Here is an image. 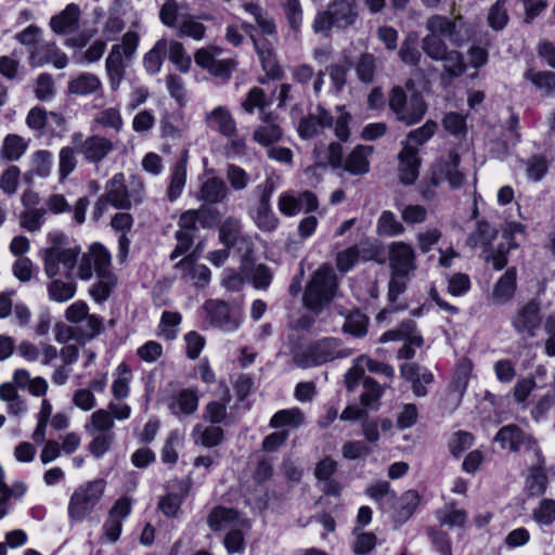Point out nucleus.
Returning a JSON list of instances; mask_svg holds the SVG:
<instances>
[{
	"instance_id": "nucleus-32",
	"label": "nucleus",
	"mask_w": 555,
	"mask_h": 555,
	"mask_svg": "<svg viewBox=\"0 0 555 555\" xmlns=\"http://www.w3.org/2000/svg\"><path fill=\"white\" fill-rule=\"evenodd\" d=\"M236 509L222 505L215 506L207 516V525L212 531H221L230 527L238 518Z\"/></svg>"
},
{
	"instance_id": "nucleus-1",
	"label": "nucleus",
	"mask_w": 555,
	"mask_h": 555,
	"mask_svg": "<svg viewBox=\"0 0 555 555\" xmlns=\"http://www.w3.org/2000/svg\"><path fill=\"white\" fill-rule=\"evenodd\" d=\"M359 16V0H332L315 15L312 28L315 33H328L332 28L345 30L352 27Z\"/></svg>"
},
{
	"instance_id": "nucleus-7",
	"label": "nucleus",
	"mask_w": 555,
	"mask_h": 555,
	"mask_svg": "<svg viewBox=\"0 0 555 555\" xmlns=\"http://www.w3.org/2000/svg\"><path fill=\"white\" fill-rule=\"evenodd\" d=\"M339 340L326 337L309 345L306 349H292L294 363L302 369L318 366L346 354L339 350Z\"/></svg>"
},
{
	"instance_id": "nucleus-13",
	"label": "nucleus",
	"mask_w": 555,
	"mask_h": 555,
	"mask_svg": "<svg viewBox=\"0 0 555 555\" xmlns=\"http://www.w3.org/2000/svg\"><path fill=\"white\" fill-rule=\"evenodd\" d=\"M81 133H75L72 137L73 143L77 145V151L83 158L92 164H99L106 156L114 151V143L100 134H93L85 140Z\"/></svg>"
},
{
	"instance_id": "nucleus-48",
	"label": "nucleus",
	"mask_w": 555,
	"mask_h": 555,
	"mask_svg": "<svg viewBox=\"0 0 555 555\" xmlns=\"http://www.w3.org/2000/svg\"><path fill=\"white\" fill-rule=\"evenodd\" d=\"M168 57L172 62L177 69L181 73H188L191 67V56L186 54L184 47L179 41H168Z\"/></svg>"
},
{
	"instance_id": "nucleus-15",
	"label": "nucleus",
	"mask_w": 555,
	"mask_h": 555,
	"mask_svg": "<svg viewBox=\"0 0 555 555\" xmlns=\"http://www.w3.org/2000/svg\"><path fill=\"white\" fill-rule=\"evenodd\" d=\"M389 267L397 275H409L416 270L415 251L405 242H392L388 247Z\"/></svg>"
},
{
	"instance_id": "nucleus-20",
	"label": "nucleus",
	"mask_w": 555,
	"mask_h": 555,
	"mask_svg": "<svg viewBox=\"0 0 555 555\" xmlns=\"http://www.w3.org/2000/svg\"><path fill=\"white\" fill-rule=\"evenodd\" d=\"M417 149L410 144H404L398 155L399 158V179L400 182L410 185L418 178L421 158Z\"/></svg>"
},
{
	"instance_id": "nucleus-35",
	"label": "nucleus",
	"mask_w": 555,
	"mask_h": 555,
	"mask_svg": "<svg viewBox=\"0 0 555 555\" xmlns=\"http://www.w3.org/2000/svg\"><path fill=\"white\" fill-rule=\"evenodd\" d=\"M167 50L168 40L162 38L157 40L154 47L144 55L143 65L149 74L155 75L160 70Z\"/></svg>"
},
{
	"instance_id": "nucleus-42",
	"label": "nucleus",
	"mask_w": 555,
	"mask_h": 555,
	"mask_svg": "<svg viewBox=\"0 0 555 555\" xmlns=\"http://www.w3.org/2000/svg\"><path fill=\"white\" fill-rule=\"evenodd\" d=\"M27 149L24 139L17 134H8L0 150V155L3 159L12 162L22 157Z\"/></svg>"
},
{
	"instance_id": "nucleus-8",
	"label": "nucleus",
	"mask_w": 555,
	"mask_h": 555,
	"mask_svg": "<svg viewBox=\"0 0 555 555\" xmlns=\"http://www.w3.org/2000/svg\"><path fill=\"white\" fill-rule=\"evenodd\" d=\"M139 36L134 31H127L121 43L114 44L106 59L105 68L108 76L111 89L116 91L125 76L124 59H131L137 51Z\"/></svg>"
},
{
	"instance_id": "nucleus-12",
	"label": "nucleus",
	"mask_w": 555,
	"mask_h": 555,
	"mask_svg": "<svg viewBox=\"0 0 555 555\" xmlns=\"http://www.w3.org/2000/svg\"><path fill=\"white\" fill-rule=\"evenodd\" d=\"M511 324L522 338L535 337L542 324L540 302L532 299L520 306L512 315Z\"/></svg>"
},
{
	"instance_id": "nucleus-63",
	"label": "nucleus",
	"mask_w": 555,
	"mask_h": 555,
	"mask_svg": "<svg viewBox=\"0 0 555 555\" xmlns=\"http://www.w3.org/2000/svg\"><path fill=\"white\" fill-rule=\"evenodd\" d=\"M55 93L54 81L50 74L42 73L38 76L35 86V95L40 101H49Z\"/></svg>"
},
{
	"instance_id": "nucleus-60",
	"label": "nucleus",
	"mask_w": 555,
	"mask_h": 555,
	"mask_svg": "<svg viewBox=\"0 0 555 555\" xmlns=\"http://www.w3.org/2000/svg\"><path fill=\"white\" fill-rule=\"evenodd\" d=\"M268 105L266 93L259 87L251 88L246 99L242 102L243 109L248 114L254 113L256 108L263 111Z\"/></svg>"
},
{
	"instance_id": "nucleus-54",
	"label": "nucleus",
	"mask_w": 555,
	"mask_h": 555,
	"mask_svg": "<svg viewBox=\"0 0 555 555\" xmlns=\"http://www.w3.org/2000/svg\"><path fill=\"white\" fill-rule=\"evenodd\" d=\"M363 388L364 390L360 397L361 404L364 408H372L382 397L383 388L372 377H364Z\"/></svg>"
},
{
	"instance_id": "nucleus-56",
	"label": "nucleus",
	"mask_w": 555,
	"mask_h": 555,
	"mask_svg": "<svg viewBox=\"0 0 555 555\" xmlns=\"http://www.w3.org/2000/svg\"><path fill=\"white\" fill-rule=\"evenodd\" d=\"M203 418L210 424H227L228 423V410L227 403L219 401L209 402L203 411Z\"/></svg>"
},
{
	"instance_id": "nucleus-17",
	"label": "nucleus",
	"mask_w": 555,
	"mask_h": 555,
	"mask_svg": "<svg viewBox=\"0 0 555 555\" xmlns=\"http://www.w3.org/2000/svg\"><path fill=\"white\" fill-rule=\"evenodd\" d=\"M209 321L216 327L231 332L238 327L240 318L232 313L230 306L222 300H208L204 305Z\"/></svg>"
},
{
	"instance_id": "nucleus-19",
	"label": "nucleus",
	"mask_w": 555,
	"mask_h": 555,
	"mask_svg": "<svg viewBox=\"0 0 555 555\" xmlns=\"http://www.w3.org/2000/svg\"><path fill=\"white\" fill-rule=\"evenodd\" d=\"M494 441L499 442L503 449L508 448L513 452L520 449H533L535 440L532 436L525 434L517 425L511 424L500 428L494 437Z\"/></svg>"
},
{
	"instance_id": "nucleus-14",
	"label": "nucleus",
	"mask_w": 555,
	"mask_h": 555,
	"mask_svg": "<svg viewBox=\"0 0 555 555\" xmlns=\"http://www.w3.org/2000/svg\"><path fill=\"white\" fill-rule=\"evenodd\" d=\"M111 267V254L100 243L90 246L89 251L83 254L78 264V276L81 280H90L96 274L107 270Z\"/></svg>"
},
{
	"instance_id": "nucleus-5",
	"label": "nucleus",
	"mask_w": 555,
	"mask_h": 555,
	"mask_svg": "<svg viewBox=\"0 0 555 555\" xmlns=\"http://www.w3.org/2000/svg\"><path fill=\"white\" fill-rule=\"evenodd\" d=\"M388 103L397 119L406 126L422 120L427 111V104L420 92L413 91L408 99L401 87H393L391 89Z\"/></svg>"
},
{
	"instance_id": "nucleus-62",
	"label": "nucleus",
	"mask_w": 555,
	"mask_h": 555,
	"mask_svg": "<svg viewBox=\"0 0 555 555\" xmlns=\"http://www.w3.org/2000/svg\"><path fill=\"white\" fill-rule=\"evenodd\" d=\"M527 488L532 496L542 495L547 488V477L542 468H532L527 480Z\"/></svg>"
},
{
	"instance_id": "nucleus-41",
	"label": "nucleus",
	"mask_w": 555,
	"mask_h": 555,
	"mask_svg": "<svg viewBox=\"0 0 555 555\" xmlns=\"http://www.w3.org/2000/svg\"><path fill=\"white\" fill-rule=\"evenodd\" d=\"M88 435H94L95 433H113L114 421L111 412L106 409H99L94 411L90 416V423L85 426Z\"/></svg>"
},
{
	"instance_id": "nucleus-55",
	"label": "nucleus",
	"mask_w": 555,
	"mask_h": 555,
	"mask_svg": "<svg viewBox=\"0 0 555 555\" xmlns=\"http://www.w3.org/2000/svg\"><path fill=\"white\" fill-rule=\"evenodd\" d=\"M85 323L77 328L79 339L91 340L103 331V323L100 318L94 314H88L83 319Z\"/></svg>"
},
{
	"instance_id": "nucleus-39",
	"label": "nucleus",
	"mask_w": 555,
	"mask_h": 555,
	"mask_svg": "<svg viewBox=\"0 0 555 555\" xmlns=\"http://www.w3.org/2000/svg\"><path fill=\"white\" fill-rule=\"evenodd\" d=\"M198 408V396L193 389L181 390L176 402L170 405L172 414L178 415L179 412L185 415L193 414Z\"/></svg>"
},
{
	"instance_id": "nucleus-58",
	"label": "nucleus",
	"mask_w": 555,
	"mask_h": 555,
	"mask_svg": "<svg viewBox=\"0 0 555 555\" xmlns=\"http://www.w3.org/2000/svg\"><path fill=\"white\" fill-rule=\"evenodd\" d=\"M181 314L179 312L164 311L160 319V334L168 340L177 337L176 327L181 323Z\"/></svg>"
},
{
	"instance_id": "nucleus-53",
	"label": "nucleus",
	"mask_w": 555,
	"mask_h": 555,
	"mask_svg": "<svg viewBox=\"0 0 555 555\" xmlns=\"http://www.w3.org/2000/svg\"><path fill=\"white\" fill-rule=\"evenodd\" d=\"M495 236L496 231L488 222L479 221L476 231L469 235L467 243L473 247L488 245Z\"/></svg>"
},
{
	"instance_id": "nucleus-37",
	"label": "nucleus",
	"mask_w": 555,
	"mask_h": 555,
	"mask_svg": "<svg viewBox=\"0 0 555 555\" xmlns=\"http://www.w3.org/2000/svg\"><path fill=\"white\" fill-rule=\"evenodd\" d=\"M219 237L227 248L234 247L238 242H245L241 222L235 218H227L219 229Z\"/></svg>"
},
{
	"instance_id": "nucleus-10",
	"label": "nucleus",
	"mask_w": 555,
	"mask_h": 555,
	"mask_svg": "<svg viewBox=\"0 0 555 555\" xmlns=\"http://www.w3.org/2000/svg\"><path fill=\"white\" fill-rule=\"evenodd\" d=\"M218 48H202L194 54L196 65L207 70L222 83L228 82L237 67V61L233 57H220Z\"/></svg>"
},
{
	"instance_id": "nucleus-22",
	"label": "nucleus",
	"mask_w": 555,
	"mask_h": 555,
	"mask_svg": "<svg viewBox=\"0 0 555 555\" xmlns=\"http://www.w3.org/2000/svg\"><path fill=\"white\" fill-rule=\"evenodd\" d=\"M337 470V462L331 457L321 460L314 469V476L322 485L321 490L326 495L337 496L341 492V485L333 478Z\"/></svg>"
},
{
	"instance_id": "nucleus-24",
	"label": "nucleus",
	"mask_w": 555,
	"mask_h": 555,
	"mask_svg": "<svg viewBox=\"0 0 555 555\" xmlns=\"http://www.w3.org/2000/svg\"><path fill=\"white\" fill-rule=\"evenodd\" d=\"M80 16V8L69 3L61 13L51 17L50 27L57 35L72 34L77 30Z\"/></svg>"
},
{
	"instance_id": "nucleus-6",
	"label": "nucleus",
	"mask_w": 555,
	"mask_h": 555,
	"mask_svg": "<svg viewBox=\"0 0 555 555\" xmlns=\"http://www.w3.org/2000/svg\"><path fill=\"white\" fill-rule=\"evenodd\" d=\"M105 490V481L96 479L79 486L70 495L68 517L72 521H81L90 515L100 502Z\"/></svg>"
},
{
	"instance_id": "nucleus-49",
	"label": "nucleus",
	"mask_w": 555,
	"mask_h": 555,
	"mask_svg": "<svg viewBox=\"0 0 555 555\" xmlns=\"http://www.w3.org/2000/svg\"><path fill=\"white\" fill-rule=\"evenodd\" d=\"M49 297L57 302L72 299L76 293V285L73 282H64L62 280H53L48 285Z\"/></svg>"
},
{
	"instance_id": "nucleus-59",
	"label": "nucleus",
	"mask_w": 555,
	"mask_h": 555,
	"mask_svg": "<svg viewBox=\"0 0 555 555\" xmlns=\"http://www.w3.org/2000/svg\"><path fill=\"white\" fill-rule=\"evenodd\" d=\"M14 39L23 44L28 54L36 48V46L42 40L41 29L37 25H29L24 30L15 34Z\"/></svg>"
},
{
	"instance_id": "nucleus-11",
	"label": "nucleus",
	"mask_w": 555,
	"mask_h": 555,
	"mask_svg": "<svg viewBox=\"0 0 555 555\" xmlns=\"http://www.w3.org/2000/svg\"><path fill=\"white\" fill-rule=\"evenodd\" d=\"M424 53L433 61L443 63L442 81L446 79L451 81L466 72L464 55L457 50H450L447 43L436 42L429 48V51Z\"/></svg>"
},
{
	"instance_id": "nucleus-4",
	"label": "nucleus",
	"mask_w": 555,
	"mask_h": 555,
	"mask_svg": "<svg viewBox=\"0 0 555 555\" xmlns=\"http://www.w3.org/2000/svg\"><path fill=\"white\" fill-rule=\"evenodd\" d=\"M336 276L330 268L322 267L312 275L306 286L304 304L311 311L319 312L334 297Z\"/></svg>"
},
{
	"instance_id": "nucleus-2",
	"label": "nucleus",
	"mask_w": 555,
	"mask_h": 555,
	"mask_svg": "<svg viewBox=\"0 0 555 555\" xmlns=\"http://www.w3.org/2000/svg\"><path fill=\"white\" fill-rule=\"evenodd\" d=\"M428 34L422 39V50L429 51L436 42L446 43L447 38L451 44L461 47L467 40V27L463 23V16L457 15L452 21L443 15H433L426 21Z\"/></svg>"
},
{
	"instance_id": "nucleus-31",
	"label": "nucleus",
	"mask_w": 555,
	"mask_h": 555,
	"mask_svg": "<svg viewBox=\"0 0 555 555\" xmlns=\"http://www.w3.org/2000/svg\"><path fill=\"white\" fill-rule=\"evenodd\" d=\"M365 494L378 503L383 511L392 508L397 501L396 492L391 490L388 481H376L370 485L365 489Z\"/></svg>"
},
{
	"instance_id": "nucleus-47",
	"label": "nucleus",
	"mask_w": 555,
	"mask_h": 555,
	"mask_svg": "<svg viewBox=\"0 0 555 555\" xmlns=\"http://www.w3.org/2000/svg\"><path fill=\"white\" fill-rule=\"evenodd\" d=\"M354 69L360 81L372 83L376 72V59L373 54L363 53L354 64Z\"/></svg>"
},
{
	"instance_id": "nucleus-25",
	"label": "nucleus",
	"mask_w": 555,
	"mask_h": 555,
	"mask_svg": "<svg viewBox=\"0 0 555 555\" xmlns=\"http://www.w3.org/2000/svg\"><path fill=\"white\" fill-rule=\"evenodd\" d=\"M371 145H357L346 157L343 170L353 176H363L370 171L369 157L373 154Z\"/></svg>"
},
{
	"instance_id": "nucleus-45",
	"label": "nucleus",
	"mask_w": 555,
	"mask_h": 555,
	"mask_svg": "<svg viewBox=\"0 0 555 555\" xmlns=\"http://www.w3.org/2000/svg\"><path fill=\"white\" fill-rule=\"evenodd\" d=\"M440 526L464 527L467 521V514L464 509L455 508L454 503L448 505L444 509H440L436 514Z\"/></svg>"
},
{
	"instance_id": "nucleus-23",
	"label": "nucleus",
	"mask_w": 555,
	"mask_h": 555,
	"mask_svg": "<svg viewBox=\"0 0 555 555\" xmlns=\"http://www.w3.org/2000/svg\"><path fill=\"white\" fill-rule=\"evenodd\" d=\"M253 41L263 70L270 78L281 79L283 70L275 60L273 42L267 38H253Z\"/></svg>"
},
{
	"instance_id": "nucleus-21",
	"label": "nucleus",
	"mask_w": 555,
	"mask_h": 555,
	"mask_svg": "<svg viewBox=\"0 0 555 555\" xmlns=\"http://www.w3.org/2000/svg\"><path fill=\"white\" fill-rule=\"evenodd\" d=\"M261 120L262 125L258 126L253 133L254 141L262 146H270L279 142L283 137V130L278 115L266 113Z\"/></svg>"
},
{
	"instance_id": "nucleus-36",
	"label": "nucleus",
	"mask_w": 555,
	"mask_h": 555,
	"mask_svg": "<svg viewBox=\"0 0 555 555\" xmlns=\"http://www.w3.org/2000/svg\"><path fill=\"white\" fill-rule=\"evenodd\" d=\"M96 278L98 281L92 285L89 293L95 301L102 302L109 297L111 291L116 283V278L109 268L96 274Z\"/></svg>"
},
{
	"instance_id": "nucleus-18",
	"label": "nucleus",
	"mask_w": 555,
	"mask_h": 555,
	"mask_svg": "<svg viewBox=\"0 0 555 555\" xmlns=\"http://www.w3.org/2000/svg\"><path fill=\"white\" fill-rule=\"evenodd\" d=\"M332 126L333 116L323 106L317 105L315 112L300 119L297 130L300 138L311 139Z\"/></svg>"
},
{
	"instance_id": "nucleus-28",
	"label": "nucleus",
	"mask_w": 555,
	"mask_h": 555,
	"mask_svg": "<svg viewBox=\"0 0 555 555\" xmlns=\"http://www.w3.org/2000/svg\"><path fill=\"white\" fill-rule=\"evenodd\" d=\"M516 268L511 267L498 280L493 287L491 297L493 304H505L514 297L516 291Z\"/></svg>"
},
{
	"instance_id": "nucleus-61",
	"label": "nucleus",
	"mask_w": 555,
	"mask_h": 555,
	"mask_svg": "<svg viewBox=\"0 0 555 555\" xmlns=\"http://www.w3.org/2000/svg\"><path fill=\"white\" fill-rule=\"evenodd\" d=\"M206 214H210V210L205 207H201L199 209H196V210L192 209V210L184 211L180 216V219L178 222L179 229L196 233L197 232V222L201 221L205 217Z\"/></svg>"
},
{
	"instance_id": "nucleus-30",
	"label": "nucleus",
	"mask_w": 555,
	"mask_h": 555,
	"mask_svg": "<svg viewBox=\"0 0 555 555\" xmlns=\"http://www.w3.org/2000/svg\"><path fill=\"white\" fill-rule=\"evenodd\" d=\"M224 437L223 429L219 426L196 424L193 428L192 438L195 444L206 448L219 446Z\"/></svg>"
},
{
	"instance_id": "nucleus-52",
	"label": "nucleus",
	"mask_w": 555,
	"mask_h": 555,
	"mask_svg": "<svg viewBox=\"0 0 555 555\" xmlns=\"http://www.w3.org/2000/svg\"><path fill=\"white\" fill-rule=\"evenodd\" d=\"M94 122L104 127L111 128L116 132H119L122 129L124 121L120 115L119 109L116 107H109L101 111L94 118Z\"/></svg>"
},
{
	"instance_id": "nucleus-64",
	"label": "nucleus",
	"mask_w": 555,
	"mask_h": 555,
	"mask_svg": "<svg viewBox=\"0 0 555 555\" xmlns=\"http://www.w3.org/2000/svg\"><path fill=\"white\" fill-rule=\"evenodd\" d=\"M474 437L467 431H456L453 434L449 449L453 456L460 457L461 454L473 446Z\"/></svg>"
},
{
	"instance_id": "nucleus-44",
	"label": "nucleus",
	"mask_w": 555,
	"mask_h": 555,
	"mask_svg": "<svg viewBox=\"0 0 555 555\" xmlns=\"http://www.w3.org/2000/svg\"><path fill=\"white\" fill-rule=\"evenodd\" d=\"M509 22L505 0H496L489 9L487 15L488 26L495 30H503Z\"/></svg>"
},
{
	"instance_id": "nucleus-27",
	"label": "nucleus",
	"mask_w": 555,
	"mask_h": 555,
	"mask_svg": "<svg viewBox=\"0 0 555 555\" xmlns=\"http://www.w3.org/2000/svg\"><path fill=\"white\" fill-rule=\"evenodd\" d=\"M208 127L220 132L224 137H233L236 132V124L230 111L225 106H217L207 116Z\"/></svg>"
},
{
	"instance_id": "nucleus-16",
	"label": "nucleus",
	"mask_w": 555,
	"mask_h": 555,
	"mask_svg": "<svg viewBox=\"0 0 555 555\" xmlns=\"http://www.w3.org/2000/svg\"><path fill=\"white\" fill-rule=\"evenodd\" d=\"M52 63L57 69L66 67L68 59L54 41L41 40L28 55V64L31 67H41Z\"/></svg>"
},
{
	"instance_id": "nucleus-46",
	"label": "nucleus",
	"mask_w": 555,
	"mask_h": 555,
	"mask_svg": "<svg viewBox=\"0 0 555 555\" xmlns=\"http://www.w3.org/2000/svg\"><path fill=\"white\" fill-rule=\"evenodd\" d=\"M525 78L530 80L538 89L544 90L546 94H555V72L528 69L525 73Z\"/></svg>"
},
{
	"instance_id": "nucleus-40",
	"label": "nucleus",
	"mask_w": 555,
	"mask_h": 555,
	"mask_svg": "<svg viewBox=\"0 0 555 555\" xmlns=\"http://www.w3.org/2000/svg\"><path fill=\"white\" fill-rule=\"evenodd\" d=\"M377 233L382 236H398L404 233L403 224L397 219L395 214L390 210H384L376 227Z\"/></svg>"
},
{
	"instance_id": "nucleus-43",
	"label": "nucleus",
	"mask_w": 555,
	"mask_h": 555,
	"mask_svg": "<svg viewBox=\"0 0 555 555\" xmlns=\"http://www.w3.org/2000/svg\"><path fill=\"white\" fill-rule=\"evenodd\" d=\"M304 413L299 409L281 410L271 417L270 427L280 428L289 426L297 428L304 424Z\"/></svg>"
},
{
	"instance_id": "nucleus-3",
	"label": "nucleus",
	"mask_w": 555,
	"mask_h": 555,
	"mask_svg": "<svg viewBox=\"0 0 555 555\" xmlns=\"http://www.w3.org/2000/svg\"><path fill=\"white\" fill-rule=\"evenodd\" d=\"M106 198L116 209L129 210L132 205L143 202L145 195L144 183L138 176H131L129 182L122 172L115 173L105 184Z\"/></svg>"
},
{
	"instance_id": "nucleus-9",
	"label": "nucleus",
	"mask_w": 555,
	"mask_h": 555,
	"mask_svg": "<svg viewBox=\"0 0 555 555\" xmlns=\"http://www.w3.org/2000/svg\"><path fill=\"white\" fill-rule=\"evenodd\" d=\"M274 190L275 182L272 177H267L264 182L253 190V194L257 197V205L250 209L249 215L257 228L263 232H273L280 222L270 203Z\"/></svg>"
},
{
	"instance_id": "nucleus-29",
	"label": "nucleus",
	"mask_w": 555,
	"mask_h": 555,
	"mask_svg": "<svg viewBox=\"0 0 555 555\" xmlns=\"http://www.w3.org/2000/svg\"><path fill=\"white\" fill-rule=\"evenodd\" d=\"M189 153L182 152L181 158L175 164L170 177V183L167 190V196L170 202L176 201L182 193L186 181V165Z\"/></svg>"
},
{
	"instance_id": "nucleus-26",
	"label": "nucleus",
	"mask_w": 555,
	"mask_h": 555,
	"mask_svg": "<svg viewBox=\"0 0 555 555\" xmlns=\"http://www.w3.org/2000/svg\"><path fill=\"white\" fill-rule=\"evenodd\" d=\"M460 162V155L451 151L446 158L435 165L441 180H447L452 189L460 188L465 181L464 175L459 170Z\"/></svg>"
},
{
	"instance_id": "nucleus-51",
	"label": "nucleus",
	"mask_w": 555,
	"mask_h": 555,
	"mask_svg": "<svg viewBox=\"0 0 555 555\" xmlns=\"http://www.w3.org/2000/svg\"><path fill=\"white\" fill-rule=\"evenodd\" d=\"M46 214L44 208L26 209L20 216V225L29 232H36L43 224Z\"/></svg>"
},
{
	"instance_id": "nucleus-38",
	"label": "nucleus",
	"mask_w": 555,
	"mask_h": 555,
	"mask_svg": "<svg viewBox=\"0 0 555 555\" xmlns=\"http://www.w3.org/2000/svg\"><path fill=\"white\" fill-rule=\"evenodd\" d=\"M102 83L98 76L91 73H83L68 85L70 93L78 95H88L101 88Z\"/></svg>"
},
{
	"instance_id": "nucleus-34",
	"label": "nucleus",
	"mask_w": 555,
	"mask_h": 555,
	"mask_svg": "<svg viewBox=\"0 0 555 555\" xmlns=\"http://www.w3.org/2000/svg\"><path fill=\"white\" fill-rule=\"evenodd\" d=\"M420 504V495L415 490L404 492L398 500L393 518L397 524L402 525L414 514Z\"/></svg>"
},
{
	"instance_id": "nucleus-57",
	"label": "nucleus",
	"mask_w": 555,
	"mask_h": 555,
	"mask_svg": "<svg viewBox=\"0 0 555 555\" xmlns=\"http://www.w3.org/2000/svg\"><path fill=\"white\" fill-rule=\"evenodd\" d=\"M532 516L541 525H552L555 521V500L543 499L539 506L533 509Z\"/></svg>"
},
{
	"instance_id": "nucleus-50",
	"label": "nucleus",
	"mask_w": 555,
	"mask_h": 555,
	"mask_svg": "<svg viewBox=\"0 0 555 555\" xmlns=\"http://www.w3.org/2000/svg\"><path fill=\"white\" fill-rule=\"evenodd\" d=\"M91 436L93 439L89 443L88 450L96 459L102 457L111 449L115 441L114 433H95Z\"/></svg>"
},
{
	"instance_id": "nucleus-33",
	"label": "nucleus",
	"mask_w": 555,
	"mask_h": 555,
	"mask_svg": "<svg viewBox=\"0 0 555 555\" xmlns=\"http://www.w3.org/2000/svg\"><path fill=\"white\" fill-rule=\"evenodd\" d=\"M229 190L225 182L219 177L207 179L201 188V199L208 204H219L228 196Z\"/></svg>"
}]
</instances>
